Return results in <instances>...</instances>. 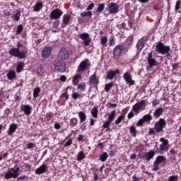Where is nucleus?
<instances>
[{
    "instance_id": "f257e3e1",
    "label": "nucleus",
    "mask_w": 181,
    "mask_h": 181,
    "mask_svg": "<svg viewBox=\"0 0 181 181\" xmlns=\"http://www.w3.org/2000/svg\"><path fill=\"white\" fill-rule=\"evenodd\" d=\"M9 54L17 59H26L28 57V48L21 42H17V47H13L9 50Z\"/></svg>"
},
{
    "instance_id": "f03ea898",
    "label": "nucleus",
    "mask_w": 181,
    "mask_h": 181,
    "mask_svg": "<svg viewBox=\"0 0 181 181\" xmlns=\"http://www.w3.org/2000/svg\"><path fill=\"white\" fill-rule=\"evenodd\" d=\"M21 168L19 165H16L13 168H11L8 170L4 174V179L6 180H9V179H16L19 176V171Z\"/></svg>"
},
{
    "instance_id": "7ed1b4c3",
    "label": "nucleus",
    "mask_w": 181,
    "mask_h": 181,
    "mask_svg": "<svg viewBox=\"0 0 181 181\" xmlns=\"http://www.w3.org/2000/svg\"><path fill=\"white\" fill-rule=\"evenodd\" d=\"M156 52L158 54H165L168 52H170V47L165 45L163 42H159L156 46Z\"/></svg>"
},
{
    "instance_id": "20e7f679",
    "label": "nucleus",
    "mask_w": 181,
    "mask_h": 181,
    "mask_svg": "<svg viewBox=\"0 0 181 181\" xmlns=\"http://www.w3.org/2000/svg\"><path fill=\"white\" fill-rule=\"evenodd\" d=\"M160 142H161V144H160V147L158 150L159 153H163L164 152H166L168 151H169V140L165 139L163 137H161L160 139Z\"/></svg>"
},
{
    "instance_id": "39448f33",
    "label": "nucleus",
    "mask_w": 181,
    "mask_h": 181,
    "mask_svg": "<svg viewBox=\"0 0 181 181\" xmlns=\"http://www.w3.org/2000/svg\"><path fill=\"white\" fill-rule=\"evenodd\" d=\"M145 108H146V100H141L133 106L132 111L136 114H139V111H144Z\"/></svg>"
},
{
    "instance_id": "423d86ee",
    "label": "nucleus",
    "mask_w": 181,
    "mask_h": 181,
    "mask_svg": "<svg viewBox=\"0 0 181 181\" xmlns=\"http://www.w3.org/2000/svg\"><path fill=\"white\" fill-rule=\"evenodd\" d=\"M106 11L110 15L118 13L119 12V5L117 4V3H110L107 5Z\"/></svg>"
},
{
    "instance_id": "0eeeda50",
    "label": "nucleus",
    "mask_w": 181,
    "mask_h": 181,
    "mask_svg": "<svg viewBox=\"0 0 181 181\" xmlns=\"http://www.w3.org/2000/svg\"><path fill=\"white\" fill-rule=\"evenodd\" d=\"M54 66L55 70L59 71V73H64V71H66V64L59 59L54 61Z\"/></svg>"
},
{
    "instance_id": "6e6552de",
    "label": "nucleus",
    "mask_w": 181,
    "mask_h": 181,
    "mask_svg": "<svg viewBox=\"0 0 181 181\" xmlns=\"http://www.w3.org/2000/svg\"><path fill=\"white\" fill-rule=\"evenodd\" d=\"M166 126V122L165 119H159V121L156 122L154 124V129L156 132H163V128Z\"/></svg>"
},
{
    "instance_id": "1a4fd4ad",
    "label": "nucleus",
    "mask_w": 181,
    "mask_h": 181,
    "mask_svg": "<svg viewBox=\"0 0 181 181\" xmlns=\"http://www.w3.org/2000/svg\"><path fill=\"white\" fill-rule=\"evenodd\" d=\"M147 62L148 63V66L147 67V70L148 69H152V67H155V66H158L159 63L157 62L156 59L153 58V55L152 54V52H149L148 54L147 57Z\"/></svg>"
},
{
    "instance_id": "9d476101",
    "label": "nucleus",
    "mask_w": 181,
    "mask_h": 181,
    "mask_svg": "<svg viewBox=\"0 0 181 181\" xmlns=\"http://www.w3.org/2000/svg\"><path fill=\"white\" fill-rule=\"evenodd\" d=\"M70 57L69 51L65 47H62L58 52L59 60H67Z\"/></svg>"
},
{
    "instance_id": "9b49d317",
    "label": "nucleus",
    "mask_w": 181,
    "mask_h": 181,
    "mask_svg": "<svg viewBox=\"0 0 181 181\" xmlns=\"http://www.w3.org/2000/svg\"><path fill=\"white\" fill-rule=\"evenodd\" d=\"M78 37L83 40L84 46H90V43H91V38H90V34L87 33H83L82 34L78 35Z\"/></svg>"
},
{
    "instance_id": "f8f14e48",
    "label": "nucleus",
    "mask_w": 181,
    "mask_h": 181,
    "mask_svg": "<svg viewBox=\"0 0 181 181\" xmlns=\"http://www.w3.org/2000/svg\"><path fill=\"white\" fill-rule=\"evenodd\" d=\"M123 50H124V45H117L113 49L114 59H119V57H121V54Z\"/></svg>"
},
{
    "instance_id": "ddd939ff",
    "label": "nucleus",
    "mask_w": 181,
    "mask_h": 181,
    "mask_svg": "<svg viewBox=\"0 0 181 181\" xmlns=\"http://www.w3.org/2000/svg\"><path fill=\"white\" fill-rule=\"evenodd\" d=\"M88 67H90V61L88 59H85L82 61L78 66L77 72L84 71Z\"/></svg>"
},
{
    "instance_id": "4468645a",
    "label": "nucleus",
    "mask_w": 181,
    "mask_h": 181,
    "mask_svg": "<svg viewBox=\"0 0 181 181\" xmlns=\"http://www.w3.org/2000/svg\"><path fill=\"white\" fill-rule=\"evenodd\" d=\"M62 15H63V11L59 8H55L51 12L49 18L52 20L60 19Z\"/></svg>"
},
{
    "instance_id": "2eb2a0df",
    "label": "nucleus",
    "mask_w": 181,
    "mask_h": 181,
    "mask_svg": "<svg viewBox=\"0 0 181 181\" xmlns=\"http://www.w3.org/2000/svg\"><path fill=\"white\" fill-rule=\"evenodd\" d=\"M123 78L127 84H129V86H134V84H135V81L132 80V76L129 72H125L123 74Z\"/></svg>"
},
{
    "instance_id": "dca6fc26",
    "label": "nucleus",
    "mask_w": 181,
    "mask_h": 181,
    "mask_svg": "<svg viewBox=\"0 0 181 181\" xmlns=\"http://www.w3.org/2000/svg\"><path fill=\"white\" fill-rule=\"evenodd\" d=\"M21 111H23L26 115H30L32 114V107L29 105H22Z\"/></svg>"
},
{
    "instance_id": "f3484780",
    "label": "nucleus",
    "mask_w": 181,
    "mask_h": 181,
    "mask_svg": "<svg viewBox=\"0 0 181 181\" xmlns=\"http://www.w3.org/2000/svg\"><path fill=\"white\" fill-rule=\"evenodd\" d=\"M117 74H119V69H115V71L110 70L107 72V78L108 80H112Z\"/></svg>"
},
{
    "instance_id": "a211bd4d",
    "label": "nucleus",
    "mask_w": 181,
    "mask_h": 181,
    "mask_svg": "<svg viewBox=\"0 0 181 181\" xmlns=\"http://www.w3.org/2000/svg\"><path fill=\"white\" fill-rule=\"evenodd\" d=\"M52 50H53L52 47H45L42 51V56L44 58L49 57L52 54Z\"/></svg>"
},
{
    "instance_id": "6ab92c4d",
    "label": "nucleus",
    "mask_w": 181,
    "mask_h": 181,
    "mask_svg": "<svg viewBox=\"0 0 181 181\" xmlns=\"http://www.w3.org/2000/svg\"><path fill=\"white\" fill-rule=\"evenodd\" d=\"M47 170V165L43 163L41 166L35 170L36 175H43Z\"/></svg>"
},
{
    "instance_id": "aec40b11",
    "label": "nucleus",
    "mask_w": 181,
    "mask_h": 181,
    "mask_svg": "<svg viewBox=\"0 0 181 181\" xmlns=\"http://www.w3.org/2000/svg\"><path fill=\"white\" fill-rule=\"evenodd\" d=\"M146 43V37H143L137 42V45H136L137 49L142 50V49H144V46H145Z\"/></svg>"
},
{
    "instance_id": "412c9836",
    "label": "nucleus",
    "mask_w": 181,
    "mask_h": 181,
    "mask_svg": "<svg viewBox=\"0 0 181 181\" xmlns=\"http://www.w3.org/2000/svg\"><path fill=\"white\" fill-rule=\"evenodd\" d=\"M17 128H18V124H16L15 123L10 124L8 130L7 131L8 135H9L11 136L13 133H15Z\"/></svg>"
},
{
    "instance_id": "4be33fe9",
    "label": "nucleus",
    "mask_w": 181,
    "mask_h": 181,
    "mask_svg": "<svg viewBox=\"0 0 181 181\" xmlns=\"http://www.w3.org/2000/svg\"><path fill=\"white\" fill-rule=\"evenodd\" d=\"M81 81V75H74L72 78V84L73 86H77L78 83Z\"/></svg>"
},
{
    "instance_id": "5701e85b",
    "label": "nucleus",
    "mask_w": 181,
    "mask_h": 181,
    "mask_svg": "<svg viewBox=\"0 0 181 181\" xmlns=\"http://www.w3.org/2000/svg\"><path fill=\"white\" fill-rule=\"evenodd\" d=\"M153 156H155V151H151L150 152L146 153V154L144 156V159L146 160H147V162H149V160H151V159H153Z\"/></svg>"
},
{
    "instance_id": "b1692460",
    "label": "nucleus",
    "mask_w": 181,
    "mask_h": 181,
    "mask_svg": "<svg viewBox=\"0 0 181 181\" xmlns=\"http://www.w3.org/2000/svg\"><path fill=\"white\" fill-rule=\"evenodd\" d=\"M90 84H93V86H97L98 84V78H97V75L93 74L89 78Z\"/></svg>"
},
{
    "instance_id": "393cba45",
    "label": "nucleus",
    "mask_w": 181,
    "mask_h": 181,
    "mask_svg": "<svg viewBox=\"0 0 181 181\" xmlns=\"http://www.w3.org/2000/svg\"><path fill=\"white\" fill-rule=\"evenodd\" d=\"M154 162L157 163L158 165L164 163V162H166V157L165 156H158L156 157Z\"/></svg>"
},
{
    "instance_id": "a878e982",
    "label": "nucleus",
    "mask_w": 181,
    "mask_h": 181,
    "mask_svg": "<svg viewBox=\"0 0 181 181\" xmlns=\"http://www.w3.org/2000/svg\"><path fill=\"white\" fill-rule=\"evenodd\" d=\"M162 114H163V108L159 107L155 110L153 113V117L155 118H159V117H160Z\"/></svg>"
},
{
    "instance_id": "bb28decb",
    "label": "nucleus",
    "mask_w": 181,
    "mask_h": 181,
    "mask_svg": "<svg viewBox=\"0 0 181 181\" xmlns=\"http://www.w3.org/2000/svg\"><path fill=\"white\" fill-rule=\"evenodd\" d=\"M78 115L79 117L80 124H82V122H84L87 119V115L83 111L79 112Z\"/></svg>"
},
{
    "instance_id": "cd10ccee",
    "label": "nucleus",
    "mask_w": 181,
    "mask_h": 181,
    "mask_svg": "<svg viewBox=\"0 0 181 181\" xmlns=\"http://www.w3.org/2000/svg\"><path fill=\"white\" fill-rule=\"evenodd\" d=\"M43 8V3L39 1L37 2L35 6H34L33 11L34 12H39Z\"/></svg>"
},
{
    "instance_id": "c85d7f7f",
    "label": "nucleus",
    "mask_w": 181,
    "mask_h": 181,
    "mask_svg": "<svg viewBox=\"0 0 181 181\" xmlns=\"http://www.w3.org/2000/svg\"><path fill=\"white\" fill-rule=\"evenodd\" d=\"M6 76L9 80H13V78H16V72L15 71H10L7 73Z\"/></svg>"
},
{
    "instance_id": "c756f323",
    "label": "nucleus",
    "mask_w": 181,
    "mask_h": 181,
    "mask_svg": "<svg viewBox=\"0 0 181 181\" xmlns=\"http://www.w3.org/2000/svg\"><path fill=\"white\" fill-rule=\"evenodd\" d=\"M115 115H116V112L115 110H112L109 115L107 117V121L112 122L114 119H115Z\"/></svg>"
},
{
    "instance_id": "7c9ffc66",
    "label": "nucleus",
    "mask_w": 181,
    "mask_h": 181,
    "mask_svg": "<svg viewBox=\"0 0 181 181\" xmlns=\"http://www.w3.org/2000/svg\"><path fill=\"white\" fill-rule=\"evenodd\" d=\"M25 66V63L23 62H19L17 64V66H16V71L17 73H21V71H22V70H23V67Z\"/></svg>"
},
{
    "instance_id": "2f4dec72",
    "label": "nucleus",
    "mask_w": 181,
    "mask_h": 181,
    "mask_svg": "<svg viewBox=\"0 0 181 181\" xmlns=\"http://www.w3.org/2000/svg\"><path fill=\"white\" fill-rule=\"evenodd\" d=\"M107 159H108V153H107V152H103L100 156L99 160H100L101 162H105Z\"/></svg>"
},
{
    "instance_id": "473e14b6",
    "label": "nucleus",
    "mask_w": 181,
    "mask_h": 181,
    "mask_svg": "<svg viewBox=\"0 0 181 181\" xmlns=\"http://www.w3.org/2000/svg\"><path fill=\"white\" fill-rule=\"evenodd\" d=\"M62 22L64 23V25H69V23H70V16L69 15H64L63 16V20Z\"/></svg>"
},
{
    "instance_id": "72a5a7b5",
    "label": "nucleus",
    "mask_w": 181,
    "mask_h": 181,
    "mask_svg": "<svg viewBox=\"0 0 181 181\" xmlns=\"http://www.w3.org/2000/svg\"><path fill=\"white\" fill-rule=\"evenodd\" d=\"M107 42H108V37H102L100 38V44L102 45V46H103V47H105V46H107Z\"/></svg>"
},
{
    "instance_id": "f704fd0d",
    "label": "nucleus",
    "mask_w": 181,
    "mask_h": 181,
    "mask_svg": "<svg viewBox=\"0 0 181 181\" xmlns=\"http://www.w3.org/2000/svg\"><path fill=\"white\" fill-rule=\"evenodd\" d=\"M91 115L93 118H97V117H98V110L95 107H93Z\"/></svg>"
},
{
    "instance_id": "c9c22d12",
    "label": "nucleus",
    "mask_w": 181,
    "mask_h": 181,
    "mask_svg": "<svg viewBox=\"0 0 181 181\" xmlns=\"http://www.w3.org/2000/svg\"><path fill=\"white\" fill-rule=\"evenodd\" d=\"M86 158V155H84V151H80L77 155V160H83Z\"/></svg>"
},
{
    "instance_id": "e433bc0d",
    "label": "nucleus",
    "mask_w": 181,
    "mask_h": 181,
    "mask_svg": "<svg viewBox=\"0 0 181 181\" xmlns=\"http://www.w3.org/2000/svg\"><path fill=\"white\" fill-rule=\"evenodd\" d=\"M129 132L132 136H136V128H135V126L130 127Z\"/></svg>"
},
{
    "instance_id": "4c0bfd02",
    "label": "nucleus",
    "mask_w": 181,
    "mask_h": 181,
    "mask_svg": "<svg viewBox=\"0 0 181 181\" xmlns=\"http://www.w3.org/2000/svg\"><path fill=\"white\" fill-rule=\"evenodd\" d=\"M40 94V88H35L33 90V98H37Z\"/></svg>"
},
{
    "instance_id": "58836bf2",
    "label": "nucleus",
    "mask_w": 181,
    "mask_h": 181,
    "mask_svg": "<svg viewBox=\"0 0 181 181\" xmlns=\"http://www.w3.org/2000/svg\"><path fill=\"white\" fill-rule=\"evenodd\" d=\"M86 83L81 82L78 85V89L80 90V91H86Z\"/></svg>"
},
{
    "instance_id": "ea45409f",
    "label": "nucleus",
    "mask_w": 181,
    "mask_h": 181,
    "mask_svg": "<svg viewBox=\"0 0 181 181\" xmlns=\"http://www.w3.org/2000/svg\"><path fill=\"white\" fill-rule=\"evenodd\" d=\"M124 118H125L124 115L119 116L115 122V125H118V124H121V122H122V119H124Z\"/></svg>"
},
{
    "instance_id": "a19ab883",
    "label": "nucleus",
    "mask_w": 181,
    "mask_h": 181,
    "mask_svg": "<svg viewBox=\"0 0 181 181\" xmlns=\"http://www.w3.org/2000/svg\"><path fill=\"white\" fill-rule=\"evenodd\" d=\"M93 16V12L91 11H83L81 13V16H82V18H85L87 16Z\"/></svg>"
},
{
    "instance_id": "79ce46f5",
    "label": "nucleus",
    "mask_w": 181,
    "mask_h": 181,
    "mask_svg": "<svg viewBox=\"0 0 181 181\" xmlns=\"http://www.w3.org/2000/svg\"><path fill=\"white\" fill-rule=\"evenodd\" d=\"M77 122H78V120L76 117L70 119V125L71 127H76V125H77Z\"/></svg>"
},
{
    "instance_id": "37998d69",
    "label": "nucleus",
    "mask_w": 181,
    "mask_h": 181,
    "mask_svg": "<svg viewBox=\"0 0 181 181\" xmlns=\"http://www.w3.org/2000/svg\"><path fill=\"white\" fill-rule=\"evenodd\" d=\"M13 21L18 22L21 19V12L18 11L15 15L13 16Z\"/></svg>"
},
{
    "instance_id": "c03bdc74",
    "label": "nucleus",
    "mask_w": 181,
    "mask_h": 181,
    "mask_svg": "<svg viewBox=\"0 0 181 181\" xmlns=\"http://www.w3.org/2000/svg\"><path fill=\"white\" fill-rule=\"evenodd\" d=\"M110 125H111V122L107 120L103 124V128H107V131H110Z\"/></svg>"
},
{
    "instance_id": "a18cd8bd",
    "label": "nucleus",
    "mask_w": 181,
    "mask_h": 181,
    "mask_svg": "<svg viewBox=\"0 0 181 181\" xmlns=\"http://www.w3.org/2000/svg\"><path fill=\"white\" fill-rule=\"evenodd\" d=\"M23 31V25H19L17 28L16 35H21V33H22Z\"/></svg>"
},
{
    "instance_id": "49530a36",
    "label": "nucleus",
    "mask_w": 181,
    "mask_h": 181,
    "mask_svg": "<svg viewBox=\"0 0 181 181\" xmlns=\"http://www.w3.org/2000/svg\"><path fill=\"white\" fill-rule=\"evenodd\" d=\"M105 8V4H101L98 6V9L96 10V12H103L104 11V8Z\"/></svg>"
},
{
    "instance_id": "de8ad7c7",
    "label": "nucleus",
    "mask_w": 181,
    "mask_h": 181,
    "mask_svg": "<svg viewBox=\"0 0 181 181\" xmlns=\"http://www.w3.org/2000/svg\"><path fill=\"white\" fill-rule=\"evenodd\" d=\"M142 119L144 122H146L147 121H151V119H152V116L151 115H146Z\"/></svg>"
},
{
    "instance_id": "09e8293b",
    "label": "nucleus",
    "mask_w": 181,
    "mask_h": 181,
    "mask_svg": "<svg viewBox=\"0 0 181 181\" xmlns=\"http://www.w3.org/2000/svg\"><path fill=\"white\" fill-rule=\"evenodd\" d=\"M112 87V83H110L105 86V91L106 93H108L111 90V88Z\"/></svg>"
},
{
    "instance_id": "8fccbe9b",
    "label": "nucleus",
    "mask_w": 181,
    "mask_h": 181,
    "mask_svg": "<svg viewBox=\"0 0 181 181\" xmlns=\"http://www.w3.org/2000/svg\"><path fill=\"white\" fill-rule=\"evenodd\" d=\"M159 164L156 163V161L153 162V170H154V172H156L158 170H159Z\"/></svg>"
},
{
    "instance_id": "3c124183",
    "label": "nucleus",
    "mask_w": 181,
    "mask_h": 181,
    "mask_svg": "<svg viewBox=\"0 0 181 181\" xmlns=\"http://www.w3.org/2000/svg\"><path fill=\"white\" fill-rule=\"evenodd\" d=\"M60 98H65V101H67L69 100V95L67 94V92L62 93L60 95Z\"/></svg>"
},
{
    "instance_id": "603ef678",
    "label": "nucleus",
    "mask_w": 181,
    "mask_h": 181,
    "mask_svg": "<svg viewBox=\"0 0 181 181\" xmlns=\"http://www.w3.org/2000/svg\"><path fill=\"white\" fill-rule=\"evenodd\" d=\"M179 179L177 175H172L169 177L168 181H176Z\"/></svg>"
},
{
    "instance_id": "864d4df0",
    "label": "nucleus",
    "mask_w": 181,
    "mask_h": 181,
    "mask_svg": "<svg viewBox=\"0 0 181 181\" xmlns=\"http://www.w3.org/2000/svg\"><path fill=\"white\" fill-rule=\"evenodd\" d=\"M109 45L110 46H112V45H115V39L114 37H110L109 39Z\"/></svg>"
},
{
    "instance_id": "5fc2aeb1",
    "label": "nucleus",
    "mask_w": 181,
    "mask_h": 181,
    "mask_svg": "<svg viewBox=\"0 0 181 181\" xmlns=\"http://www.w3.org/2000/svg\"><path fill=\"white\" fill-rule=\"evenodd\" d=\"M179 9H180V0L177 1L175 7V11H179Z\"/></svg>"
},
{
    "instance_id": "6e6d98bb",
    "label": "nucleus",
    "mask_w": 181,
    "mask_h": 181,
    "mask_svg": "<svg viewBox=\"0 0 181 181\" xmlns=\"http://www.w3.org/2000/svg\"><path fill=\"white\" fill-rule=\"evenodd\" d=\"M144 124H145V122L144 119L141 118L137 122L136 125L137 127H141V125H144Z\"/></svg>"
},
{
    "instance_id": "4d7b16f0",
    "label": "nucleus",
    "mask_w": 181,
    "mask_h": 181,
    "mask_svg": "<svg viewBox=\"0 0 181 181\" xmlns=\"http://www.w3.org/2000/svg\"><path fill=\"white\" fill-rule=\"evenodd\" d=\"M73 144V140L71 139H69L64 144V146H70Z\"/></svg>"
},
{
    "instance_id": "13d9d810",
    "label": "nucleus",
    "mask_w": 181,
    "mask_h": 181,
    "mask_svg": "<svg viewBox=\"0 0 181 181\" xmlns=\"http://www.w3.org/2000/svg\"><path fill=\"white\" fill-rule=\"evenodd\" d=\"M46 117H47L48 121H50V119H52V118H53V113L48 112V113H47Z\"/></svg>"
},
{
    "instance_id": "bf43d9fd",
    "label": "nucleus",
    "mask_w": 181,
    "mask_h": 181,
    "mask_svg": "<svg viewBox=\"0 0 181 181\" xmlns=\"http://www.w3.org/2000/svg\"><path fill=\"white\" fill-rule=\"evenodd\" d=\"M24 179H28L26 175H21V177H17L16 181L24 180Z\"/></svg>"
},
{
    "instance_id": "052dcab7",
    "label": "nucleus",
    "mask_w": 181,
    "mask_h": 181,
    "mask_svg": "<svg viewBox=\"0 0 181 181\" xmlns=\"http://www.w3.org/2000/svg\"><path fill=\"white\" fill-rule=\"evenodd\" d=\"M83 138H84V136H83V134H79L77 137L78 142H81V141H83Z\"/></svg>"
},
{
    "instance_id": "680f3d73",
    "label": "nucleus",
    "mask_w": 181,
    "mask_h": 181,
    "mask_svg": "<svg viewBox=\"0 0 181 181\" xmlns=\"http://www.w3.org/2000/svg\"><path fill=\"white\" fill-rule=\"evenodd\" d=\"M94 8V3L90 4L86 8V11H91Z\"/></svg>"
},
{
    "instance_id": "e2e57ef3",
    "label": "nucleus",
    "mask_w": 181,
    "mask_h": 181,
    "mask_svg": "<svg viewBox=\"0 0 181 181\" xmlns=\"http://www.w3.org/2000/svg\"><path fill=\"white\" fill-rule=\"evenodd\" d=\"M155 132H156V130H155V127H154L153 129L151 128V129H149V134H150L151 135L155 134Z\"/></svg>"
},
{
    "instance_id": "0e129e2a",
    "label": "nucleus",
    "mask_w": 181,
    "mask_h": 181,
    "mask_svg": "<svg viewBox=\"0 0 181 181\" xmlns=\"http://www.w3.org/2000/svg\"><path fill=\"white\" fill-rule=\"evenodd\" d=\"M79 97L78 93H73L72 94V98H74V100H77Z\"/></svg>"
},
{
    "instance_id": "69168bd1",
    "label": "nucleus",
    "mask_w": 181,
    "mask_h": 181,
    "mask_svg": "<svg viewBox=\"0 0 181 181\" xmlns=\"http://www.w3.org/2000/svg\"><path fill=\"white\" fill-rule=\"evenodd\" d=\"M54 128H55V129H60V128H62V126L59 123H55Z\"/></svg>"
},
{
    "instance_id": "338daca9",
    "label": "nucleus",
    "mask_w": 181,
    "mask_h": 181,
    "mask_svg": "<svg viewBox=\"0 0 181 181\" xmlns=\"http://www.w3.org/2000/svg\"><path fill=\"white\" fill-rule=\"evenodd\" d=\"M152 104L154 107H156V105H159V102H158L156 100H154L152 101Z\"/></svg>"
},
{
    "instance_id": "774afa93",
    "label": "nucleus",
    "mask_w": 181,
    "mask_h": 181,
    "mask_svg": "<svg viewBox=\"0 0 181 181\" xmlns=\"http://www.w3.org/2000/svg\"><path fill=\"white\" fill-rule=\"evenodd\" d=\"M133 181H139L141 180L139 177H137L136 175L132 177Z\"/></svg>"
}]
</instances>
